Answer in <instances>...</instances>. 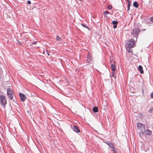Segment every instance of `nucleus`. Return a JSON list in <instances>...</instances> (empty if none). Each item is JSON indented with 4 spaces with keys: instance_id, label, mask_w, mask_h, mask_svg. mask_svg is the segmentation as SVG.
Masks as SVG:
<instances>
[{
    "instance_id": "obj_1",
    "label": "nucleus",
    "mask_w": 153,
    "mask_h": 153,
    "mask_svg": "<svg viewBox=\"0 0 153 153\" xmlns=\"http://www.w3.org/2000/svg\"><path fill=\"white\" fill-rule=\"evenodd\" d=\"M140 31V28L134 29L131 32V34L133 35V37L136 40H137V35Z\"/></svg>"
},
{
    "instance_id": "obj_2",
    "label": "nucleus",
    "mask_w": 153,
    "mask_h": 153,
    "mask_svg": "<svg viewBox=\"0 0 153 153\" xmlns=\"http://www.w3.org/2000/svg\"><path fill=\"white\" fill-rule=\"evenodd\" d=\"M136 41L135 39H131L127 42L126 46H128L129 47H134L135 46L134 44Z\"/></svg>"
},
{
    "instance_id": "obj_3",
    "label": "nucleus",
    "mask_w": 153,
    "mask_h": 153,
    "mask_svg": "<svg viewBox=\"0 0 153 153\" xmlns=\"http://www.w3.org/2000/svg\"><path fill=\"white\" fill-rule=\"evenodd\" d=\"M0 99L1 104L4 106L5 105L7 104V100L5 98V96L2 95H1Z\"/></svg>"
},
{
    "instance_id": "obj_4",
    "label": "nucleus",
    "mask_w": 153,
    "mask_h": 153,
    "mask_svg": "<svg viewBox=\"0 0 153 153\" xmlns=\"http://www.w3.org/2000/svg\"><path fill=\"white\" fill-rule=\"evenodd\" d=\"M137 127L140 129L141 132H143L145 130V126L142 123H138L137 124Z\"/></svg>"
},
{
    "instance_id": "obj_5",
    "label": "nucleus",
    "mask_w": 153,
    "mask_h": 153,
    "mask_svg": "<svg viewBox=\"0 0 153 153\" xmlns=\"http://www.w3.org/2000/svg\"><path fill=\"white\" fill-rule=\"evenodd\" d=\"M19 95L20 97L21 101L22 102L25 101L26 99V96L22 93H20Z\"/></svg>"
},
{
    "instance_id": "obj_6",
    "label": "nucleus",
    "mask_w": 153,
    "mask_h": 153,
    "mask_svg": "<svg viewBox=\"0 0 153 153\" xmlns=\"http://www.w3.org/2000/svg\"><path fill=\"white\" fill-rule=\"evenodd\" d=\"M92 58V56L89 55H88L87 56V60L85 61L86 62L85 63H87L86 65H88L91 62Z\"/></svg>"
},
{
    "instance_id": "obj_7",
    "label": "nucleus",
    "mask_w": 153,
    "mask_h": 153,
    "mask_svg": "<svg viewBox=\"0 0 153 153\" xmlns=\"http://www.w3.org/2000/svg\"><path fill=\"white\" fill-rule=\"evenodd\" d=\"M105 143H106L109 147L112 149H114V146L111 143L109 142L105 141Z\"/></svg>"
},
{
    "instance_id": "obj_8",
    "label": "nucleus",
    "mask_w": 153,
    "mask_h": 153,
    "mask_svg": "<svg viewBox=\"0 0 153 153\" xmlns=\"http://www.w3.org/2000/svg\"><path fill=\"white\" fill-rule=\"evenodd\" d=\"M73 128V130L76 132H80L79 129L78 127L76 126H74Z\"/></svg>"
},
{
    "instance_id": "obj_9",
    "label": "nucleus",
    "mask_w": 153,
    "mask_h": 153,
    "mask_svg": "<svg viewBox=\"0 0 153 153\" xmlns=\"http://www.w3.org/2000/svg\"><path fill=\"white\" fill-rule=\"evenodd\" d=\"M118 23L117 21H113L112 22V24L113 25V27L114 28H116L117 27V25Z\"/></svg>"
},
{
    "instance_id": "obj_10",
    "label": "nucleus",
    "mask_w": 153,
    "mask_h": 153,
    "mask_svg": "<svg viewBox=\"0 0 153 153\" xmlns=\"http://www.w3.org/2000/svg\"><path fill=\"white\" fill-rule=\"evenodd\" d=\"M138 70H139L141 74H143L144 71L143 70V68L142 66L139 65L138 67Z\"/></svg>"
},
{
    "instance_id": "obj_11",
    "label": "nucleus",
    "mask_w": 153,
    "mask_h": 153,
    "mask_svg": "<svg viewBox=\"0 0 153 153\" xmlns=\"http://www.w3.org/2000/svg\"><path fill=\"white\" fill-rule=\"evenodd\" d=\"M145 133L146 135H150L152 134V132L149 130L147 129L145 131Z\"/></svg>"
},
{
    "instance_id": "obj_12",
    "label": "nucleus",
    "mask_w": 153,
    "mask_h": 153,
    "mask_svg": "<svg viewBox=\"0 0 153 153\" xmlns=\"http://www.w3.org/2000/svg\"><path fill=\"white\" fill-rule=\"evenodd\" d=\"M126 47V49L128 52L130 53L132 51V50L131 48L132 47H129L128 46Z\"/></svg>"
},
{
    "instance_id": "obj_13",
    "label": "nucleus",
    "mask_w": 153,
    "mask_h": 153,
    "mask_svg": "<svg viewBox=\"0 0 153 153\" xmlns=\"http://www.w3.org/2000/svg\"><path fill=\"white\" fill-rule=\"evenodd\" d=\"M7 94H13V91L10 88L7 89Z\"/></svg>"
},
{
    "instance_id": "obj_14",
    "label": "nucleus",
    "mask_w": 153,
    "mask_h": 153,
    "mask_svg": "<svg viewBox=\"0 0 153 153\" xmlns=\"http://www.w3.org/2000/svg\"><path fill=\"white\" fill-rule=\"evenodd\" d=\"M93 111L94 112H98V108L97 107H95L93 108Z\"/></svg>"
},
{
    "instance_id": "obj_15",
    "label": "nucleus",
    "mask_w": 153,
    "mask_h": 153,
    "mask_svg": "<svg viewBox=\"0 0 153 153\" xmlns=\"http://www.w3.org/2000/svg\"><path fill=\"white\" fill-rule=\"evenodd\" d=\"M7 96L10 100H11L13 98V94H7Z\"/></svg>"
},
{
    "instance_id": "obj_16",
    "label": "nucleus",
    "mask_w": 153,
    "mask_h": 153,
    "mask_svg": "<svg viewBox=\"0 0 153 153\" xmlns=\"http://www.w3.org/2000/svg\"><path fill=\"white\" fill-rule=\"evenodd\" d=\"M133 4L134 6L136 8H137L138 7V4L137 1H134Z\"/></svg>"
},
{
    "instance_id": "obj_17",
    "label": "nucleus",
    "mask_w": 153,
    "mask_h": 153,
    "mask_svg": "<svg viewBox=\"0 0 153 153\" xmlns=\"http://www.w3.org/2000/svg\"><path fill=\"white\" fill-rule=\"evenodd\" d=\"M111 68L112 71H115L116 69V66L114 64H112L111 66Z\"/></svg>"
},
{
    "instance_id": "obj_18",
    "label": "nucleus",
    "mask_w": 153,
    "mask_h": 153,
    "mask_svg": "<svg viewBox=\"0 0 153 153\" xmlns=\"http://www.w3.org/2000/svg\"><path fill=\"white\" fill-rule=\"evenodd\" d=\"M81 25L83 27H84L87 29L89 30H90V28L86 24H81Z\"/></svg>"
},
{
    "instance_id": "obj_19",
    "label": "nucleus",
    "mask_w": 153,
    "mask_h": 153,
    "mask_svg": "<svg viewBox=\"0 0 153 153\" xmlns=\"http://www.w3.org/2000/svg\"><path fill=\"white\" fill-rule=\"evenodd\" d=\"M109 14V13L107 11H105L103 13V15L105 16L106 17L107 15V14Z\"/></svg>"
},
{
    "instance_id": "obj_20",
    "label": "nucleus",
    "mask_w": 153,
    "mask_h": 153,
    "mask_svg": "<svg viewBox=\"0 0 153 153\" xmlns=\"http://www.w3.org/2000/svg\"><path fill=\"white\" fill-rule=\"evenodd\" d=\"M61 38L58 36H56V40L58 41H60Z\"/></svg>"
},
{
    "instance_id": "obj_21",
    "label": "nucleus",
    "mask_w": 153,
    "mask_h": 153,
    "mask_svg": "<svg viewBox=\"0 0 153 153\" xmlns=\"http://www.w3.org/2000/svg\"><path fill=\"white\" fill-rule=\"evenodd\" d=\"M115 72V71H112V72L111 73V76L113 77H114Z\"/></svg>"
},
{
    "instance_id": "obj_22",
    "label": "nucleus",
    "mask_w": 153,
    "mask_h": 153,
    "mask_svg": "<svg viewBox=\"0 0 153 153\" xmlns=\"http://www.w3.org/2000/svg\"><path fill=\"white\" fill-rule=\"evenodd\" d=\"M108 9L111 10V9L112 8V6L111 5H109L108 6Z\"/></svg>"
},
{
    "instance_id": "obj_23",
    "label": "nucleus",
    "mask_w": 153,
    "mask_h": 153,
    "mask_svg": "<svg viewBox=\"0 0 153 153\" xmlns=\"http://www.w3.org/2000/svg\"><path fill=\"white\" fill-rule=\"evenodd\" d=\"M112 150L113 151L114 153H117V151L115 150L114 149H112Z\"/></svg>"
},
{
    "instance_id": "obj_24",
    "label": "nucleus",
    "mask_w": 153,
    "mask_h": 153,
    "mask_svg": "<svg viewBox=\"0 0 153 153\" xmlns=\"http://www.w3.org/2000/svg\"><path fill=\"white\" fill-rule=\"evenodd\" d=\"M27 3L28 4H31V2L30 1H28L27 2Z\"/></svg>"
},
{
    "instance_id": "obj_25",
    "label": "nucleus",
    "mask_w": 153,
    "mask_h": 153,
    "mask_svg": "<svg viewBox=\"0 0 153 153\" xmlns=\"http://www.w3.org/2000/svg\"><path fill=\"white\" fill-rule=\"evenodd\" d=\"M150 20L153 22V17H151L150 18Z\"/></svg>"
},
{
    "instance_id": "obj_26",
    "label": "nucleus",
    "mask_w": 153,
    "mask_h": 153,
    "mask_svg": "<svg viewBox=\"0 0 153 153\" xmlns=\"http://www.w3.org/2000/svg\"><path fill=\"white\" fill-rule=\"evenodd\" d=\"M36 43H37V42H33L32 43V44H33V45H35L36 44Z\"/></svg>"
},
{
    "instance_id": "obj_27",
    "label": "nucleus",
    "mask_w": 153,
    "mask_h": 153,
    "mask_svg": "<svg viewBox=\"0 0 153 153\" xmlns=\"http://www.w3.org/2000/svg\"><path fill=\"white\" fill-rule=\"evenodd\" d=\"M151 96L152 98H153V92L151 93Z\"/></svg>"
},
{
    "instance_id": "obj_28",
    "label": "nucleus",
    "mask_w": 153,
    "mask_h": 153,
    "mask_svg": "<svg viewBox=\"0 0 153 153\" xmlns=\"http://www.w3.org/2000/svg\"><path fill=\"white\" fill-rule=\"evenodd\" d=\"M152 111V109H150V111H149V113H151Z\"/></svg>"
},
{
    "instance_id": "obj_29",
    "label": "nucleus",
    "mask_w": 153,
    "mask_h": 153,
    "mask_svg": "<svg viewBox=\"0 0 153 153\" xmlns=\"http://www.w3.org/2000/svg\"><path fill=\"white\" fill-rule=\"evenodd\" d=\"M130 10V7H128L127 8V10L128 11Z\"/></svg>"
},
{
    "instance_id": "obj_30",
    "label": "nucleus",
    "mask_w": 153,
    "mask_h": 153,
    "mask_svg": "<svg viewBox=\"0 0 153 153\" xmlns=\"http://www.w3.org/2000/svg\"><path fill=\"white\" fill-rule=\"evenodd\" d=\"M130 2H128V7H130Z\"/></svg>"
},
{
    "instance_id": "obj_31",
    "label": "nucleus",
    "mask_w": 153,
    "mask_h": 153,
    "mask_svg": "<svg viewBox=\"0 0 153 153\" xmlns=\"http://www.w3.org/2000/svg\"><path fill=\"white\" fill-rule=\"evenodd\" d=\"M80 1H82L83 0H79Z\"/></svg>"
},
{
    "instance_id": "obj_32",
    "label": "nucleus",
    "mask_w": 153,
    "mask_h": 153,
    "mask_svg": "<svg viewBox=\"0 0 153 153\" xmlns=\"http://www.w3.org/2000/svg\"><path fill=\"white\" fill-rule=\"evenodd\" d=\"M19 42V44H20V42Z\"/></svg>"
}]
</instances>
